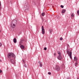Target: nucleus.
Listing matches in <instances>:
<instances>
[{"label": "nucleus", "instance_id": "nucleus-35", "mask_svg": "<svg viewBox=\"0 0 79 79\" xmlns=\"http://www.w3.org/2000/svg\"><path fill=\"white\" fill-rule=\"evenodd\" d=\"M11 2V1H10V2Z\"/></svg>", "mask_w": 79, "mask_h": 79}, {"label": "nucleus", "instance_id": "nucleus-29", "mask_svg": "<svg viewBox=\"0 0 79 79\" xmlns=\"http://www.w3.org/2000/svg\"><path fill=\"white\" fill-rule=\"evenodd\" d=\"M2 73V71L1 70H0V73Z\"/></svg>", "mask_w": 79, "mask_h": 79}, {"label": "nucleus", "instance_id": "nucleus-7", "mask_svg": "<svg viewBox=\"0 0 79 79\" xmlns=\"http://www.w3.org/2000/svg\"><path fill=\"white\" fill-rule=\"evenodd\" d=\"M11 26L12 28H15L16 27V25L13 24V23H11Z\"/></svg>", "mask_w": 79, "mask_h": 79}, {"label": "nucleus", "instance_id": "nucleus-32", "mask_svg": "<svg viewBox=\"0 0 79 79\" xmlns=\"http://www.w3.org/2000/svg\"><path fill=\"white\" fill-rule=\"evenodd\" d=\"M0 62H2V60H0Z\"/></svg>", "mask_w": 79, "mask_h": 79}, {"label": "nucleus", "instance_id": "nucleus-4", "mask_svg": "<svg viewBox=\"0 0 79 79\" xmlns=\"http://www.w3.org/2000/svg\"><path fill=\"white\" fill-rule=\"evenodd\" d=\"M55 69L57 71H60V67L58 65L56 66Z\"/></svg>", "mask_w": 79, "mask_h": 79}, {"label": "nucleus", "instance_id": "nucleus-15", "mask_svg": "<svg viewBox=\"0 0 79 79\" xmlns=\"http://www.w3.org/2000/svg\"><path fill=\"white\" fill-rule=\"evenodd\" d=\"M45 13L44 12H43L42 13V15L43 16H45Z\"/></svg>", "mask_w": 79, "mask_h": 79}, {"label": "nucleus", "instance_id": "nucleus-8", "mask_svg": "<svg viewBox=\"0 0 79 79\" xmlns=\"http://www.w3.org/2000/svg\"><path fill=\"white\" fill-rule=\"evenodd\" d=\"M20 47L21 49H24V46L23 45H21Z\"/></svg>", "mask_w": 79, "mask_h": 79}, {"label": "nucleus", "instance_id": "nucleus-23", "mask_svg": "<svg viewBox=\"0 0 79 79\" xmlns=\"http://www.w3.org/2000/svg\"><path fill=\"white\" fill-rule=\"evenodd\" d=\"M2 43H0V47H2Z\"/></svg>", "mask_w": 79, "mask_h": 79}, {"label": "nucleus", "instance_id": "nucleus-17", "mask_svg": "<svg viewBox=\"0 0 79 79\" xmlns=\"http://www.w3.org/2000/svg\"><path fill=\"white\" fill-rule=\"evenodd\" d=\"M40 67L41 68H42V64H40Z\"/></svg>", "mask_w": 79, "mask_h": 79}, {"label": "nucleus", "instance_id": "nucleus-14", "mask_svg": "<svg viewBox=\"0 0 79 79\" xmlns=\"http://www.w3.org/2000/svg\"><path fill=\"white\" fill-rule=\"evenodd\" d=\"M52 31H53V30H52V29H49V32H50V34H51V33H52Z\"/></svg>", "mask_w": 79, "mask_h": 79}, {"label": "nucleus", "instance_id": "nucleus-27", "mask_svg": "<svg viewBox=\"0 0 79 79\" xmlns=\"http://www.w3.org/2000/svg\"><path fill=\"white\" fill-rule=\"evenodd\" d=\"M38 63H40H40H41V62L40 61H39L38 62Z\"/></svg>", "mask_w": 79, "mask_h": 79}, {"label": "nucleus", "instance_id": "nucleus-18", "mask_svg": "<svg viewBox=\"0 0 79 79\" xmlns=\"http://www.w3.org/2000/svg\"><path fill=\"white\" fill-rule=\"evenodd\" d=\"M24 67H25V68H27V65L26 64H24Z\"/></svg>", "mask_w": 79, "mask_h": 79}, {"label": "nucleus", "instance_id": "nucleus-9", "mask_svg": "<svg viewBox=\"0 0 79 79\" xmlns=\"http://www.w3.org/2000/svg\"><path fill=\"white\" fill-rule=\"evenodd\" d=\"M24 41V39H22V40H20V44H22V43H23V42Z\"/></svg>", "mask_w": 79, "mask_h": 79}, {"label": "nucleus", "instance_id": "nucleus-30", "mask_svg": "<svg viewBox=\"0 0 79 79\" xmlns=\"http://www.w3.org/2000/svg\"><path fill=\"white\" fill-rule=\"evenodd\" d=\"M1 6V2H0V6Z\"/></svg>", "mask_w": 79, "mask_h": 79}, {"label": "nucleus", "instance_id": "nucleus-13", "mask_svg": "<svg viewBox=\"0 0 79 79\" xmlns=\"http://www.w3.org/2000/svg\"><path fill=\"white\" fill-rule=\"evenodd\" d=\"M71 17H73V18H74V13H73L71 15Z\"/></svg>", "mask_w": 79, "mask_h": 79}, {"label": "nucleus", "instance_id": "nucleus-22", "mask_svg": "<svg viewBox=\"0 0 79 79\" xmlns=\"http://www.w3.org/2000/svg\"><path fill=\"white\" fill-rule=\"evenodd\" d=\"M63 40V38H62V37L60 38V40Z\"/></svg>", "mask_w": 79, "mask_h": 79}, {"label": "nucleus", "instance_id": "nucleus-5", "mask_svg": "<svg viewBox=\"0 0 79 79\" xmlns=\"http://www.w3.org/2000/svg\"><path fill=\"white\" fill-rule=\"evenodd\" d=\"M17 23V21L16 20H13L11 22V23H12V24H15V25H16Z\"/></svg>", "mask_w": 79, "mask_h": 79}, {"label": "nucleus", "instance_id": "nucleus-28", "mask_svg": "<svg viewBox=\"0 0 79 79\" xmlns=\"http://www.w3.org/2000/svg\"><path fill=\"white\" fill-rule=\"evenodd\" d=\"M54 56H56V53H54Z\"/></svg>", "mask_w": 79, "mask_h": 79}, {"label": "nucleus", "instance_id": "nucleus-12", "mask_svg": "<svg viewBox=\"0 0 79 79\" xmlns=\"http://www.w3.org/2000/svg\"><path fill=\"white\" fill-rule=\"evenodd\" d=\"M13 41L14 43H16V38H14Z\"/></svg>", "mask_w": 79, "mask_h": 79}, {"label": "nucleus", "instance_id": "nucleus-25", "mask_svg": "<svg viewBox=\"0 0 79 79\" xmlns=\"http://www.w3.org/2000/svg\"><path fill=\"white\" fill-rule=\"evenodd\" d=\"M44 50H47V48H44Z\"/></svg>", "mask_w": 79, "mask_h": 79}, {"label": "nucleus", "instance_id": "nucleus-3", "mask_svg": "<svg viewBox=\"0 0 79 79\" xmlns=\"http://www.w3.org/2000/svg\"><path fill=\"white\" fill-rule=\"evenodd\" d=\"M57 53L59 55V56H57V59H58L59 60H62V56H61V54L60 53V52L58 51Z\"/></svg>", "mask_w": 79, "mask_h": 79}, {"label": "nucleus", "instance_id": "nucleus-26", "mask_svg": "<svg viewBox=\"0 0 79 79\" xmlns=\"http://www.w3.org/2000/svg\"><path fill=\"white\" fill-rule=\"evenodd\" d=\"M23 63H25V61H24V60H23Z\"/></svg>", "mask_w": 79, "mask_h": 79}, {"label": "nucleus", "instance_id": "nucleus-36", "mask_svg": "<svg viewBox=\"0 0 79 79\" xmlns=\"http://www.w3.org/2000/svg\"><path fill=\"white\" fill-rule=\"evenodd\" d=\"M20 45H21V44H20Z\"/></svg>", "mask_w": 79, "mask_h": 79}, {"label": "nucleus", "instance_id": "nucleus-2", "mask_svg": "<svg viewBox=\"0 0 79 79\" xmlns=\"http://www.w3.org/2000/svg\"><path fill=\"white\" fill-rule=\"evenodd\" d=\"M66 52L68 55H69L70 58L71 59L72 58V52L71 51V50L67 48Z\"/></svg>", "mask_w": 79, "mask_h": 79}, {"label": "nucleus", "instance_id": "nucleus-31", "mask_svg": "<svg viewBox=\"0 0 79 79\" xmlns=\"http://www.w3.org/2000/svg\"><path fill=\"white\" fill-rule=\"evenodd\" d=\"M70 79V78H69V77H68V79Z\"/></svg>", "mask_w": 79, "mask_h": 79}, {"label": "nucleus", "instance_id": "nucleus-19", "mask_svg": "<svg viewBox=\"0 0 79 79\" xmlns=\"http://www.w3.org/2000/svg\"><path fill=\"white\" fill-rule=\"evenodd\" d=\"M77 14L78 15H79V10H77Z\"/></svg>", "mask_w": 79, "mask_h": 79}, {"label": "nucleus", "instance_id": "nucleus-10", "mask_svg": "<svg viewBox=\"0 0 79 79\" xmlns=\"http://www.w3.org/2000/svg\"><path fill=\"white\" fill-rule=\"evenodd\" d=\"M74 60L75 61H76L77 60V58L76 56H75L74 57Z\"/></svg>", "mask_w": 79, "mask_h": 79}, {"label": "nucleus", "instance_id": "nucleus-16", "mask_svg": "<svg viewBox=\"0 0 79 79\" xmlns=\"http://www.w3.org/2000/svg\"><path fill=\"white\" fill-rule=\"evenodd\" d=\"M62 68L63 69H64V68H65V66H64V64H62Z\"/></svg>", "mask_w": 79, "mask_h": 79}, {"label": "nucleus", "instance_id": "nucleus-24", "mask_svg": "<svg viewBox=\"0 0 79 79\" xmlns=\"http://www.w3.org/2000/svg\"><path fill=\"white\" fill-rule=\"evenodd\" d=\"M48 74L49 75H50L51 74V73H50V72H48Z\"/></svg>", "mask_w": 79, "mask_h": 79}, {"label": "nucleus", "instance_id": "nucleus-6", "mask_svg": "<svg viewBox=\"0 0 79 79\" xmlns=\"http://www.w3.org/2000/svg\"><path fill=\"white\" fill-rule=\"evenodd\" d=\"M42 34H45V30L44 29L43 26H42Z\"/></svg>", "mask_w": 79, "mask_h": 79}, {"label": "nucleus", "instance_id": "nucleus-34", "mask_svg": "<svg viewBox=\"0 0 79 79\" xmlns=\"http://www.w3.org/2000/svg\"><path fill=\"white\" fill-rule=\"evenodd\" d=\"M0 8H1V7H0Z\"/></svg>", "mask_w": 79, "mask_h": 79}, {"label": "nucleus", "instance_id": "nucleus-33", "mask_svg": "<svg viewBox=\"0 0 79 79\" xmlns=\"http://www.w3.org/2000/svg\"><path fill=\"white\" fill-rule=\"evenodd\" d=\"M68 46H69V44L68 45Z\"/></svg>", "mask_w": 79, "mask_h": 79}, {"label": "nucleus", "instance_id": "nucleus-21", "mask_svg": "<svg viewBox=\"0 0 79 79\" xmlns=\"http://www.w3.org/2000/svg\"><path fill=\"white\" fill-rule=\"evenodd\" d=\"M60 6H61V8H64V6H63L62 5H61Z\"/></svg>", "mask_w": 79, "mask_h": 79}, {"label": "nucleus", "instance_id": "nucleus-11", "mask_svg": "<svg viewBox=\"0 0 79 79\" xmlns=\"http://www.w3.org/2000/svg\"><path fill=\"white\" fill-rule=\"evenodd\" d=\"M66 11V10L65 9H64L62 10L61 13H64V12Z\"/></svg>", "mask_w": 79, "mask_h": 79}, {"label": "nucleus", "instance_id": "nucleus-20", "mask_svg": "<svg viewBox=\"0 0 79 79\" xmlns=\"http://www.w3.org/2000/svg\"><path fill=\"white\" fill-rule=\"evenodd\" d=\"M77 63H76L75 64V66H77Z\"/></svg>", "mask_w": 79, "mask_h": 79}, {"label": "nucleus", "instance_id": "nucleus-1", "mask_svg": "<svg viewBox=\"0 0 79 79\" xmlns=\"http://www.w3.org/2000/svg\"><path fill=\"white\" fill-rule=\"evenodd\" d=\"M15 54L11 52L8 53L7 54V57L8 58L9 60H10L11 63L13 64H15L16 62L12 58H15Z\"/></svg>", "mask_w": 79, "mask_h": 79}]
</instances>
